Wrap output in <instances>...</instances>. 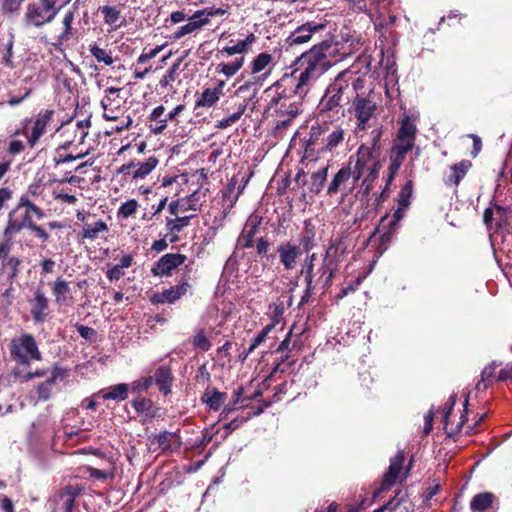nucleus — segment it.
<instances>
[{"label":"nucleus","instance_id":"1","mask_svg":"<svg viewBox=\"0 0 512 512\" xmlns=\"http://www.w3.org/2000/svg\"><path fill=\"white\" fill-rule=\"evenodd\" d=\"M353 53L352 44L340 45L336 41L333 45L331 40L321 41L296 58L294 69L288 77L293 78L301 90L310 92L316 81L331 68L333 56L337 62L350 57Z\"/></svg>","mask_w":512,"mask_h":512},{"label":"nucleus","instance_id":"2","mask_svg":"<svg viewBox=\"0 0 512 512\" xmlns=\"http://www.w3.org/2000/svg\"><path fill=\"white\" fill-rule=\"evenodd\" d=\"M294 79L285 73L279 80L265 90L269 97L268 108L276 107L278 116L296 118L303 112V100L309 93L294 83Z\"/></svg>","mask_w":512,"mask_h":512},{"label":"nucleus","instance_id":"3","mask_svg":"<svg viewBox=\"0 0 512 512\" xmlns=\"http://www.w3.org/2000/svg\"><path fill=\"white\" fill-rule=\"evenodd\" d=\"M343 241L341 239L331 240L322 258L321 265L315 270V287L320 285L323 290H328L338 272L339 264L344 253Z\"/></svg>","mask_w":512,"mask_h":512},{"label":"nucleus","instance_id":"4","mask_svg":"<svg viewBox=\"0 0 512 512\" xmlns=\"http://www.w3.org/2000/svg\"><path fill=\"white\" fill-rule=\"evenodd\" d=\"M11 359L16 363L15 368L28 369L32 361H40L42 354L32 334L23 333L9 344Z\"/></svg>","mask_w":512,"mask_h":512},{"label":"nucleus","instance_id":"5","mask_svg":"<svg viewBox=\"0 0 512 512\" xmlns=\"http://www.w3.org/2000/svg\"><path fill=\"white\" fill-rule=\"evenodd\" d=\"M346 90L347 88L343 86L341 79L336 76L334 81L329 84L320 100L318 106L320 115H327L328 117L332 115L339 116L341 111V115L343 116L344 110L342 107L344 104H349L351 100L349 90Z\"/></svg>","mask_w":512,"mask_h":512},{"label":"nucleus","instance_id":"6","mask_svg":"<svg viewBox=\"0 0 512 512\" xmlns=\"http://www.w3.org/2000/svg\"><path fill=\"white\" fill-rule=\"evenodd\" d=\"M20 211L11 210L8 214L7 224L3 231L4 239L13 241L15 235L19 234L23 229L31 230L36 237L42 242L49 240V234L46 230L32 221V212L24 211L19 215Z\"/></svg>","mask_w":512,"mask_h":512},{"label":"nucleus","instance_id":"7","mask_svg":"<svg viewBox=\"0 0 512 512\" xmlns=\"http://www.w3.org/2000/svg\"><path fill=\"white\" fill-rule=\"evenodd\" d=\"M59 10L60 8H56L54 4L46 0L31 2L26 7L23 22L26 26L41 28L51 23Z\"/></svg>","mask_w":512,"mask_h":512},{"label":"nucleus","instance_id":"8","mask_svg":"<svg viewBox=\"0 0 512 512\" xmlns=\"http://www.w3.org/2000/svg\"><path fill=\"white\" fill-rule=\"evenodd\" d=\"M13 242L7 239L0 240V277L7 283L16 284L23 269V259L11 255Z\"/></svg>","mask_w":512,"mask_h":512},{"label":"nucleus","instance_id":"9","mask_svg":"<svg viewBox=\"0 0 512 512\" xmlns=\"http://www.w3.org/2000/svg\"><path fill=\"white\" fill-rule=\"evenodd\" d=\"M347 110L356 119V131H366L368 122L377 110V104L367 95H357L350 100Z\"/></svg>","mask_w":512,"mask_h":512},{"label":"nucleus","instance_id":"10","mask_svg":"<svg viewBox=\"0 0 512 512\" xmlns=\"http://www.w3.org/2000/svg\"><path fill=\"white\" fill-rule=\"evenodd\" d=\"M191 268L185 266V272L178 284L164 289L162 292H156L150 297V302L153 305L159 304H174L176 301L181 299L191 289V285L188 282Z\"/></svg>","mask_w":512,"mask_h":512},{"label":"nucleus","instance_id":"11","mask_svg":"<svg viewBox=\"0 0 512 512\" xmlns=\"http://www.w3.org/2000/svg\"><path fill=\"white\" fill-rule=\"evenodd\" d=\"M405 455L403 451H398L397 454L390 459V464L387 471L384 473L379 487L373 491V498L379 497L383 492L390 490L398 481L403 470Z\"/></svg>","mask_w":512,"mask_h":512},{"label":"nucleus","instance_id":"12","mask_svg":"<svg viewBox=\"0 0 512 512\" xmlns=\"http://www.w3.org/2000/svg\"><path fill=\"white\" fill-rule=\"evenodd\" d=\"M179 205L180 199L173 200L168 205L170 214L175 216V218L167 217L165 220V226L167 230L165 237H169V242L171 244L180 240L178 233H180L185 227L189 226L191 219L194 218V215L178 216Z\"/></svg>","mask_w":512,"mask_h":512},{"label":"nucleus","instance_id":"13","mask_svg":"<svg viewBox=\"0 0 512 512\" xmlns=\"http://www.w3.org/2000/svg\"><path fill=\"white\" fill-rule=\"evenodd\" d=\"M186 259V255L181 253H167L153 264L151 273L153 276L170 277L178 267L184 264Z\"/></svg>","mask_w":512,"mask_h":512},{"label":"nucleus","instance_id":"14","mask_svg":"<svg viewBox=\"0 0 512 512\" xmlns=\"http://www.w3.org/2000/svg\"><path fill=\"white\" fill-rule=\"evenodd\" d=\"M68 370L58 366L53 365L50 370L49 377L43 381L37 384L34 387V393L36 394V399L39 402H46L51 399L53 394V387L55 386L56 380L60 379L63 380L67 377Z\"/></svg>","mask_w":512,"mask_h":512},{"label":"nucleus","instance_id":"15","mask_svg":"<svg viewBox=\"0 0 512 512\" xmlns=\"http://www.w3.org/2000/svg\"><path fill=\"white\" fill-rule=\"evenodd\" d=\"M221 109L227 116L218 120L215 127L217 129H226L240 120L247 109V101H233V98L227 99L221 103Z\"/></svg>","mask_w":512,"mask_h":512},{"label":"nucleus","instance_id":"16","mask_svg":"<svg viewBox=\"0 0 512 512\" xmlns=\"http://www.w3.org/2000/svg\"><path fill=\"white\" fill-rule=\"evenodd\" d=\"M28 303L33 322L35 324L43 323L50 313V300L46 293L41 288L35 289L28 299Z\"/></svg>","mask_w":512,"mask_h":512},{"label":"nucleus","instance_id":"17","mask_svg":"<svg viewBox=\"0 0 512 512\" xmlns=\"http://www.w3.org/2000/svg\"><path fill=\"white\" fill-rule=\"evenodd\" d=\"M380 154L368 149V144H361L355 154L356 161L354 168L351 169L354 181H359L365 172H369V167L374 161H381Z\"/></svg>","mask_w":512,"mask_h":512},{"label":"nucleus","instance_id":"18","mask_svg":"<svg viewBox=\"0 0 512 512\" xmlns=\"http://www.w3.org/2000/svg\"><path fill=\"white\" fill-rule=\"evenodd\" d=\"M151 445L157 444V448L163 454H172L178 451L182 445L181 437L176 432L162 431L157 435L149 436Z\"/></svg>","mask_w":512,"mask_h":512},{"label":"nucleus","instance_id":"19","mask_svg":"<svg viewBox=\"0 0 512 512\" xmlns=\"http://www.w3.org/2000/svg\"><path fill=\"white\" fill-rule=\"evenodd\" d=\"M325 27V24L307 22L296 28L286 39V43L289 47L307 43L312 39L316 32L325 29Z\"/></svg>","mask_w":512,"mask_h":512},{"label":"nucleus","instance_id":"20","mask_svg":"<svg viewBox=\"0 0 512 512\" xmlns=\"http://www.w3.org/2000/svg\"><path fill=\"white\" fill-rule=\"evenodd\" d=\"M75 15L73 11H66L62 19V28L58 34H55L52 45L56 48L62 47L64 44L78 38V30L73 27Z\"/></svg>","mask_w":512,"mask_h":512},{"label":"nucleus","instance_id":"21","mask_svg":"<svg viewBox=\"0 0 512 512\" xmlns=\"http://www.w3.org/2000/svg\"><path fill=\"white\" fill-rule=\"evenodd\" d=\"M499 498L490 491L475 494L470 501L471 512H497Z\"/></svg>","mask_w":512,"mask_h":512},{"label":"nucleus","instance_id":"22","mask_svg":"<svg viewBox=\"0 0 512 512\" xmlns=\"http://www.w3.org/2000/svg\"><path fill=\"white\" fill-rule=\"evenodd\" d=\"M131 406L142 418L141 421L143 423L161 417L162 409L156 406L150 398L144 396H135V398L131 401Z\"/></svg>","mask_w":512,"mask_h":512},{"label":"nucleus","instance_id":"23","mask_svg":"<svg viewBox=\"0 0 512 512\" xmlns=\"http://www.w3.org/2000/svg\"><path fill=\"white\" fill-rule=\"evenodd\" d=\"M276 251L280 263L286 270L294 269L296 267L297 258L303 253L300 246L293 244L290 240L280 242Z\"/></svg>","mask_w":512,"mask_h":512},{"label":"nucleus","instance_id":"24","mask_svg":"<svg viewBox=\"0 0 512 512\" xmlns=\"http://www.w3.org/2000/svg\"><path fill=\"white\" fill-rule=\"evenodd\" d=\"M53 115L54 110L51 109H42L37 114L31 134L28 137V144L31 148H33L45 134L47 125L51 122Z\"/></svg>","mask_w":512,"mask_h":512},{"label":"nucleus","instance_id":"25","mask_svg":"<svg viewBox=\"0 0 512 512\" xmlns=\"http://www.w3.org/2000/svg\"><path fill=\"white\" fill-rule=\"evenodd\" d=\"M261 221L262 218L257 215H251L248 218L242 232L237 239V243L241 248L247 249L254 246V237L258 233Z\"/></svg>","mask_w":512,"mask_h":512},{"label":"nucleus","instance_id":"26","mask_svg":"<svg viewBox=\"0 0 512 512\" xmlns=\"http://www.w3.org/2000/svg\"><path fill=\"white\" fill-rule=\"evenodd\" d=\"M273 56L268 52H261L250 63L249 69L252 75H257L258 80H265L272 70Z\"/></svg>","mask_w":512,"mask_h":512},{"label":"nucleus","instance_id":"27","mask_svg":"<svg viewBox=\"0 0 512 512\" xmlns=\"http://www.w3.org/2000/svg\"><path fill=\"white\" fill-rule=\"evenodd\" d=\"M54 301L58 306H68L72 304L71 288L69 282L62 277H58L50 284Z\"/></svg>","mask_w":512,"mask_h":512},{"label":"nucleus","instance_id":"28","mask_svg":"<svg viewBox=\"0 0 512 512\" xmlns=\"http://www.w3.org/2000/svg\"><path fill=\"white\" fill-rule=\"evenodd\" d=\"M163 105L156 106L147 117L149 131L154 135L163 134L168 125V119Z\"/></svg>","mask_w":512,"mask_h":512},{"label":"nucleus","instance_id":"29","mask_svg":"<svg viewBox=\"0 0 512 512\" xmlns=\"http://www.w3.org/2000/svg\"><path fill=\"white\" fill-rule=\"evenodd\" d=\"M153 382L157 385L160 393L167 396L171 393L174 376L172 370L167 365H161L155 369L153 376Z\"/></svg>","mask_w":512,"mask_h":512},{"label":"nucleus","instance_id":"30","mask_svg":"<svg viewBox=\"0 0 512 512\" xmlns=\"http://www.w3.org/2000/svg\"><path fill=\"white\" fill-rule=\"evenodd\" d=\"M471 167L472 162L467 159L451 165L450 174L444 178L445 185L448 187H458Z\"/></svg>","mask_w":512,"mask_h":512},{"label":"nucleus","instance_id":"31","mask_svg":"<svg viewBox=\"0 0 512 512\" xmlns=\"http://www.w3.org/2000/svg\"><path fill=\"white\" fill-rule=\"evenodd\" d=\"M337 77L341 79L343 86L347 88L346 91L349 90L351 99L357 95H365L364 93H359L365 87V79L363 77L357 76L348 70L340 72Z\"/></svg>","mask_w":512,"mask_h":512},{"label":"nucleus","instance_id":"32","mask_svg":"<svg viewBox=\"0 0 512 512\" xmlns=\"http://www.w3.org/2000/svg\"><path fill=\"white\" fill-rule=\"evenodd\" d=\"M227 399L226 392H220L217 388L210 385L207 386L201 397V401L210 410L219 411Z\"/></svg>","mask_w":512,"mask_h":512},{"label":"nucleus","instance_id":"33","mask_svg":"<svg viewBox=\"0 0 512 512\" xmlns=\"http://www.w3.org/2000/svg\"><path fill=\"white\" fill-rule=\"evenodd\" d=\"M382 168L381 161H374V163L371 164L369 167V172H367V175L363 178L360 189L358 193L362 195L363 198L368 199L371 191L374 187V182L379 177V172Z\"/></svg>","mask_w":512,"mask_h":512},{"label":"nucleus","instance_id":"34","mask_svg":"<svg viewBox=\"0 0 512 512\" xmlns=\"http://www.w3.org/2000/svg\"><path fill=\"white\" fill-rule=\"evenodd\" d=\"M266 406H267V404H265V405H258L257 407L251 406V408L249 410H247V411L242 410L241 415L233 418L230 422H228V423H226L224 425V429L227 431V434H230L234 430H236L239 427H241V425L243 423H245L246 421H248L252 417L258 416L261 413H263L264 408Z\"/></svg>","mask_w":512,"mask_h":512},{"label":"nucleus","instance_id":"35","mask_svg":"<svg viewBox=\"0 0 512 512\" xmlns=\"http://www.w3.org/2000/svg\"><path fill=\"white\" fill-rule=\"evenodd\" d=\"M316 229L311 220L304 221V227L299 235V246L305 253H309L315 246Z\"/></svg>","mask_w":512,"mask_h":512},{"label":"nucleus","instance_id":"36","mask_svg":"<svg viewBox=\"0 0 512 512\" xmlns=\"http://www.w3.org/2000/svg\"><path fill=\"white\" fill-rule=\"evenodd\" d=\"M108 230V225L103 220H98L93 224L85 223L79 237L94 241L100 237L101 233H106Z\"/></svg>","mask_w":512,"mask_h":512},{"label":"nucleus","instance_id":"37","mask_svg":"<svg viewBox=\"0 0 512 512\" xmlns=\"http://www.w3.org/2000/svg\"><path fill=\"white\" fill-rule=\"evenodd\" d=\"M209 24L208 18H201L199 20H188V22L182 26H180L172 35H170L171 41L175 42L180 40L187 34L193 33L196 30L201 29L202 27Z\"/></svg>","mask_w":512,"mask_h":512},{"label":"nucleus","instance_id":"38","mask_svg":"<svg viewBox=\"0 0 512 512\" xmlns=\"http://www.w3.org/2000/svg\"><path fill=\"white\" fill-rule=\"evenodd\" d=\"M353 177V173L351 171L350 166H344L342 167L333 177L331 182L329 183L327 187V195L333 196L337 194L340 190V187L342 184L346 183L350 177Z\"/></svg>","mask_w":512,"mask_h":512},{"label":"nucleus","instance_id":"39","mask_svg":"<svg viewBox=\"0 0 512 512\" xmlns=\"http://www.w3.org/2000/svg\"><path fill=\"white\" fill-rule=\"evenodd\" d=\"M104 400L124 401L129 395V385L127 383H120L110 386L108 390H101L99 392Z\"/></svg>","mask_w":512,"mask_h":512},{"label":"nucleus","instance_id":"40","mask_svg":"<svg viewBox=\"0 0 512 512\" xmlns=\"http://www.w3.org/2000/svg\"><path fill=\"white\" fill-rule=\"evenodd\" d=\"M159 164V159L155 156L147 158L144 162H135V168L132 173V179H144Z\"/></svg>","mask_w":512,"mask_h":512},{"label":"nucleus","instance_id":"41","mask_svg":"<svg viewBox=\"0 0 512 512\" xmlns=\"http://www.w3.org/2000/svg\"><path fill=\"white\" fill-rule=\"evenodd\" d=\"M500 364H497L495 361L485 366L481 372V379L476 384V389L486 390L488 387L492 386L494 382L497 381L496 369Z\"/></svg>","mask_w":512,"mask_h":512},{"label":"nucleus","instance_id":"42","mask_svg":"<svg viewBox=\"0 0 512 512\" xmlns=\"http://www.w3.org/2000/svg\"><path fill=\"white\" fill-rule=\"evenodd\" d=\"M328 169L329 165L327 164L311 174L309 191L312 194L318 195L322 192L327 181Z\"/></svg>","mask_w":512,"mask_h":512},{"label":"nucleus","instance_id":"43","mask_svg":"<svg viewBox=\"0 0 512 512\" xmlns=\"http://www.w3.org/2000/svg\"><path fill=\"white\" fill-rule=\"evenodd\" d=\"M295 362L296 360L291 359V356L289 354L281 355L279 358L275 360L274 366L270 374L265 379V382L268 380H272L277 373L287 372L295 364Z\"/></svg>","mask_w":512,"mask_h":512},{"label":"nucleus","instance_id":"44","mask_svg":"<svg viewBox=\"0 0 512 512\" xmlns=\"http://www.w3.org/2000/svg\"><path fill=\"white\" fill-rule=\"evenodd\" d=\"M220 99V96L212 88H205L195 102V109L199 107L211 108Z\"/></svg>","mask_w":512,"mask_h":512},{"label":"nucleus","instance_id":"45","mask_svg":"<svg viewBox=\"0 0 512 512\" xmlns=\"http://www.w3.org/2000/svg\"><path fill=\"white\" fill-rule=\"evenodd\" d=\"M100 11L104 16V22L113 27L114 29H117L121 26V23L118 24V21L121 18V11L116 6H102L100 7Z\"/></svg>","mask_w":512,"mask_h":512},{"label":"nucleus","instance_id":"46","mask_svg":"<svg viewBox=\"0 0 512 512\" xmlns=\"http://www.w3.org/2000/svg\"><path fill=\"white\" fill-rule=\"evenodd\" d=\"M408 152H410V145L408 144L405 146L392 145L389 165L400 169Z\"/></svg>","mask_w":512,"mask_h":512},{"label":"nucleus","instance_id":"47","mask_svg":"<svg viewBox=\"0 0 512 512\" xmlns=\"http://www.w3.org/2000/svg\"><path fill=\"white\" fill-rule=\"evenodd\" d=\"M344 130L340 126L336 127L326 138V144L318 151H333L343 140Z\"/></svg>","mask_w":512,"mask_h":512},{"label":"nucleus","instance_id":"48","mask_svg":"<svg viewBox=\"0 0 512 512\" xmlns=\"http://www.w3.org/2000/svg\"><path fill=\"white\" fill-rule=\"evenodd\" d=\"M22 209H25V211L32 212L34 216H36L37 219H42L44 217V211L35 205L28 197V195H22L16 205V207L13 209L15 211H21Z\"/></svg>","mask_w":512,"mask_h":512},{"label":"nucleus","instance_id":"49","mask_svg":"<svg viewBox=\"0 0 512 512\" xmlns=\"http://www.w3.org/2000/svg\"><path fill=\"white\" fill-rule=\"evenodd\" d=\"M416 133L417 127L415 123L411 120L410 116H404L397 131L399 138H410L416 140Z\"/></svg>","mask_w":512,"mask_h":512},{"label":"nucleus","instance_id":"50","mask_svg":"<svg viewBox=\"0 0 512 512\" xmlns=\"http://www.w3.org/2000/svg\"><path fill=\"white\" fill-rule=\"evenodd\" d=\"M244 56L237 57L230 63H220L217 67L218 71L227 78L234 76L244 65Z\"/></svg>","mask_w":512,"mask_h":512},{"label":"nucleus","instance_id":"51","mask_svg":"<svg viewBox=\"0 0 512 512\" xmlns=\"http://www.w3.org/2000/svg\"><path fill=\"white\" fill-rule=\"evenodd\" d=\"M153 384L152 377H142L133 381L129 385V392L136 396H143V394L147 393L150 387Z\"/></svg>","mask_w":512,"mask_h":512},{"label":"nucleus","instance_id":"52","mask_svg":"<svg viewBox=\"0 0 512 512\" xmlns=\"http://www.w3.org/2000/svg\"><path fill=\"white\" fill-rule=\"evenodd\" d=\"M182 59H179L174 63L166 72V74L160 79L159 85L161 88H172L171 83L174 82L179 76V68Z\"/></svg>","mask_w":512,"mask_h":512},{"label":"nucleus","instance_id":"53","mask_svg":"<svg viewBox=\"0 0 512 512\" xmlns=\"http://www.w3.org/2000/svg\"><path fill=\"white\" fill-rule=\"evenodd\" d=\"M89 51L98 62H103L105 65L108 66L112 65L114 62L111 52H107L105 49L99 47L97 44L90 45Z\"/></svg>","mask_w":512,"mask_h":512},{"label":"nucleus","instance_id":"54","mask_svg":"<svg viewBox=\"0 0 512 512\" xmlns=\"http://www.w3.org/2000/svg\"><path fill=\"white\" fill-rule=\"evenodd\" d=\"M50 372L48 369H37L33 372L22 373L21 368H14L13 375L14 377L20 379L21 382H28L34 378L44 377Z\"/></svg>","mask_w":512,"mask_h":512},{"label":"nucleus","instance_id":"55","mask_svg":"<svg viewBox=\"0 0 512 512\" xmlns=\"http://www.w3.org/2000/svg\"><path fill=\"white\" fill-rule=\"evenodd\" d=\"M413 192V182L408 180L401 188L398 193V205L402 207H408L410 205V199Z\"/></svg>","mask_w":512,"mask_h":512},{"label":"nucleus","instance_id":"56","mask_svg":"<svg viewBox=\"0 0 512 512\" xmlns=\"http://www.w3.org/2000/svg\"><path fill=\"white\" fill-rule=\"evenodd\" d=\"M200 191L197 190L190 194L184 203L180 202L179 212H187L189 210L197 211L199 210L198 202L200 200Z\"/></svg>","mask_w":512,"mask_h":512},{"label":"nucleus","instance_id":"57","mask_svg":"<svg viewBox=\"0 0 512 512\" xmlns=\"http://www.w3.org/2000/svg\"><path fill=\"white\" fill-rule=\"evenodd\" d=\"M382 134H383V126L380 125L378 127H376L375 129H373L371 132H370V144L368 145V149L373 151V152H376L377 154H380V151H381V138H382Z\"/></svg>","mask_w":512,"mask_h":512},{"label":"nucleus","instance_id":"58","mask_svg":"<svg viewBox=\"0 0 512 512\" xmlns=\"http://www.w3.org/2000/svg\"><path fill=\"white\" fill-rule=\"evenodd\" d=\"M406 497V493H402V491H398L393 499L387 502L385 505L380 508L374 510L373 512H393L396 510L403 502Z\"/></svg>","mask_w":512,"mask_h":512},{"label":"nucleus","instance_id":"59","mask_svg":"<svg viewBox=\"0 0 512 512\" xmlns=\"http://www.w3.org/2000/svg\"><path fill=\"white\" fill-rule=\"evenodd\" d=\"M192 345L196 349H200L204 352L210 350L211 348V342L206 337L205 332L203 329L199 330L192 339Z\"/></svg>","mask_w":512,"mask_h":512},{"label":"nucleus","instance_id":"60","mask_svg":"<svg viewBox=\"0 0 512 512\" xmlns=\"http://www.w3.org/2000/svg\"><path fill=\"white\" fill-rule=\"evenodd\" d=\"M138 202L135 200V199H130L124 203H122V205L119 207L118 209V216L119 217H122V218H129L131 217L133 214L136 213L137 209H138Z\"/></svg>","mask_w":512,"mask_h":512},{"label":"nucleus","instance_id":"61","mask_svg":"<svg viewBox=\"0 0 512 512\" xmlns=\"http://www.w3.org/2000/svg\"><path fill=\"white\" fill-rule=\"evenodd\" d=\"M275 327V323L266 325L251 341L249 352H253L259 345H261L269 332Z\"/></svg>","mask_w":512,"mask_h":512},{"label":"nucleus","instance_id":"62","mask_svg":"<svg viewBox=\"0 0 512 512\" xmlns=\"http://www.w3.org/2000/svg\"><path fill=\"white\" fill-rule=\"evenodd\" d=\"M270 247V241L267 237H260L256 241V252L258 256L266 257L267 260H273L274 255H267Z\"/></svg>","mask_w":512,"mask_h":512},{"label":"nucleus","instance_id":"63","mask_svg":"<svg viewBox=\"0 0 512 512\" xmlns=\"http://www.w3.org/2000/svg\"><path fill=\"white\" fill-rule=\"evenodd\" d=\"M315 265L302 263L300 275L304 277L305 285H315Z\"/></svg>","mask_w":512,"mask_h":512},{"label":"nucleus","instance_id":"64","mask_svg":"<svg viewBox=\"0 0 512 512\" xmlns=\"http://www.w3.org/2000/svg\"><path fill=\"white\" fill-rule=\"evenodd\" d=\"M221 54H226L228 56H232L235 54H244L248 52V49L244 46L242 41H238L233 46H225L220 51Z\"/></svg>","mask_w":512,"mask_h":512}]
</instances>
